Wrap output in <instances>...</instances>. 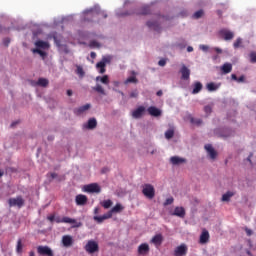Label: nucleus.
Wrapping results in <instances>:
<instances>
[{
    "mask_svg": "<svg viewBox=\"0 0 256 256\" xmlns=\"http://www.w3.org/2000/svg\"><path fill=\"white\" fill-rule=\"evenodd\" d=\"M37 253L38 255H43V256H55L53 254V250H51L49 246H38Z\"/></svg>",
    "mask_w": 256,
    "mask_h": 256,
    "instance_id": "nucleus-4",
    "label": "nucleus"
},
{
    "mask_svg": "<svg viewBox=\"0 0 256 256\" xmlns=\"http://www.w3.org/2000/svg\"><path fill=\"white\" fill-rule=\"evenodd\" d=\"M123 209H125L123 205L118 203L110 211H108V213H110L111 217H113V213H121Z\"/></svg>",
    "mask_w": 256,
    "mask_h": 256,
    "instance_id": "nucleus-26",
    "label": "nucleus"
},
{
    "mask_svg": "<svg viewBox=\"0 0 256 256\" xmlns=\"http://www.w3.org/2000/svg\"><path fill=\"white\" fill-rule=\"evenodd\" d=\"M90 57H91V59H95V57H97V53L91 52Z\"/></svg>",
    "mask_w": 256,
    "mask_h": 256,
    "instance_id": "nucleus-57",
    "label": "nucleus"
},
{
    "mask_svg": "<svg viewBox=\"0 0 256 256\" xmlns=\"http://www.w3.org/2000/svg\"><path fill=\"white\" fill-rule=\"evenodd\" d=\"M131 75L130 77H128L125 81H124V85H129V83H139V80H137V72L136 71H132L131 72Z\"/></svg>",
    "mask_w": 256,
    "mask_h": 256,
    "instance_id": "nucleus-18",
    "label": "nucleus"
},
{
    "mask_svg": "<svg viewBox=\"0 0 256 256\" xmlns=\"http://www.w3.org/2000/svg\"><path fill=\"white\" fill-rule=\"evenodd\" d=\"M32 53H37L38 55H40V57L42 59H45L47 57V52H45V51H43V50H41L39 48L32 49Z\"/></svg>",
    "mask_w": 256,
    "mask_h": 256,
    "instance_id": "nucleus-31",
    "label": "nucleus"
},
{
    "mask_svg": "<svg viewBox=\"0 0 256 256\" xmlns=\"http://www.w3.org/2000/svg\"><path fill=\"white\" fill-rule=\"evenodd\" d=\"M97 127V119L91 118L88 120L86 129H95Z\"/></svg>",
    "mask_w": 256,
    "mask_h": 256,
    "instance_id": "nucleus-28",
    "label": "nucleus"
},
{
    "mask_svg": "<svg viewBox=\"0 0 256 256\" xmlns=\"http://www.w3.org/2000/svg\"><path fill=\"white\" fill-rule=\"evenodd\" d=\"M233 195H235V193L232 191L226 192L225 194L222 195V201H230Z\"/></svg>",
    "mask_w": 256,
    "mask_h": 256,
    "instance_id": "nucleus-34",
    "label": "nucleus"
},
{
    "mask_svg": "<svg viewBox=\"0 0 256 256\" xmlns=\"http://www.w3.org/2000/svg\"><path fill=\"white\" fill-rule=\"evenodd\" d=\"M187 51H188V53H192L193 47H192V46H188V47H187Z\"/></svg>",
    "mask_w": 256,
    "mask_h": 256,
    "instance_id": "nucleus-59",
    "label": "nucleus"
},
{
    "mask_svg": "<svg viewBox=\"0 0 256 256\" xmlns=\"http://www.w3.org/2000/svg\"><path fill=\"white\" fill-rule=\"evenodd\" d=\"M86 253L93 255L94 253H99V243L95 240H89L84 246Z\"/></svg>",
    "mask_w": 256,
    "mask_h": 256,
    "instance_id": "nucleus-1",
    "label": "nucleus"
},
{
    "mask_svg": "<svg viewBox=\"0 0 256 256\" xmlns=\"http://www.w3.org/2000/svg\"><path fill=\"white\" fill-rule=\"evenodd\" d=\"M48 221H50L51 223H53V221H55V215H50L47 217Z\"/></svg>",
    "mask_w": 256,
    "mask_h": 256,
    "instance_id": "nucleus-55",
    "label": "nucleus"
},
{
    "mask_svg": "<svg viewBox=\"0 0 256 256\" xmlns=\"http://www.w3.org/2000/svg\"><path fill=\"white\" fill-rule=\"evenodd\" d=\"M158 65L160 67H165V65H167V61L165 59H161L159 60Z\"/></svg>",
    "mask_w": 256,
    "mask_h": 256,
    "instance_id": "nucleus-52",
    "label": "nucleus"
},
{
    "mask_svg": "<svg viewBox=\"0 0 256 256\" xmlns=\"http://www.w3.org/2000/svg\"><path fill=\"white\" fill-rule=\"evenodd\" d=\"M245 232H246V235H248V237H251L253 235V230L249 228H245Z\"/></svg>",
    "mask_w": 256,
    "mask_h": 256,
    "instance_id": "nucleus-53",
    "label": "nucleus"
},
{
    "mask_svg": "<svg viewBox=\"0 0 256 256\" xmlns=\"http://www.w3.org/2000/svg\"><path fill=\"white\" fill-rule=\"evenodd\" d=\"M175 135V128L174 127H171L170 129H168L166 132H165V137L167 139H173V136Z\"/></svg>",
    "mask_w": 256,
    "mask_h": 256,
    "instance_id": "nucleus-33",
    "label": "nucleus"
},
{
    "mask_svg": "<svg viewBox=\"0 0 256 256\" xmlns=\"http://www.w3.org/2000/svg\"><path fill=\"white\" fill-rule=\"evenodd\" d=\"M186 159L185 158H181L179 156H173L170 158V163H172V165H181V163H186Z\"/></svg>",
    "mask_w": 256,
    "mask_h": 256,
    "instance_id": "nucleus-22",
    "label": "nucleus"
},
{
    "mask_svg": "<svg viewBox=\"0 0 256 256\" xmlns=\"http://www.w3.org/2000/svg\"><path fill=\"white\" fill-rule=\"evenodd\" d=\"M204 11L201 9V10H198L196 11L194 14H193V18L194 19H201V17H203L204 15Z\"/></svg>",
    "mask_w": 256,
    "mask_h": 256,
    "instance_id": "nucleus-43",
    "label": "nucleus"
},
{
    "mask_svg": "<svg viewBox=\"0 0 256 256\" xmlns=\"http://www.w3.org/2000/svg\"><path fill=\"white\" fill-rule=\"evenodd\" d=\"M193 87L192 95H197L203 89V84L201 82H195Z\"/></svg>",
    "mask_w": 256,
    "mask_h": 256,
    "instance_id": "nucleus-27",
    "label": "nucleus"
},
{
    "mask_svg": "<svg viewBox=\"0 0 256 256\" xmlns=\"http://www.w3.org/2000/svg\"><path fill=\"white\" fill-rule=\"evenodd\" d=\"M221 71L222 73H224V75H227L228 73H231V71H233V65L231 63H224L221 67Z\"/></svg>",
    "mask_w": 256,
    "mask_h": 256,
    "instance_id": "nucleus-25",
    "label": "nucleus"
},
{
    "mask_svg": "<svg viewBox=\"0 0 256 256\" xmlns=\"http://www.w3.org/2000/svg\"><path fill=\"white\" fill-rule=\"evenodd\" d=\"M209 231L204 229L200 235V243L204 245L205 243H209Z\"/></svg>",
    "mask_w": 256,
    "mask_h": 256,
    "instance_id": "nucleus-21",
    "label": "nucleus"
},
{
    "mask_svg": "<svg viewBox=\"0 0 256 256\" xmlns=\"http://www.w3.org/2000/svg\"><path fill=\"white\" fill-rule=\"evenodd\" d=\"M245 81V76H240L237 80L238 83H243Z\"/></svg>",
    "mask_w": 256,
    "mask_h": 256,
    "instance_id": "nucleus-56",
    "label": "nucleus"
},
{
    "mask_svg": "<svg viewBox=\"0 0 256 256\" xmlns=\"http://www.w3.org/2000/svg\"><path fill=\"white\" fill-rule=\"evenodd\" d=\"M89 109H91V104H85L83 106H80L79 108H76L74 110V113L76 115H83V113H85V111H89Z\"/></svg>",
    "mask_w": 256,
    "mask_h": 256,
    "instance_id": "nucleus-17",
    "label": "nucleus"
},
{
    "mask_svg": "<svg viewBox=\"0 0 256 256\" xmlns=\"http://www.w3.org/2000/svg\"><path fill=\"white\" fill-rule=\"evenodd\" d=\"M172 215L174 217H180V219H185V208L176 207Z\"/></svg>",
    "mask_w": 256,
    "mask_h": 256,
    "instance_id": "nucleus-14",
    "label": "nucleus"
},
{
    "mask_svg": "<svg viewBox=\"0 0 256 256\" xmlns=\"http://www.w3.org/2000/svg\"><path fill=\"white\" fill-rule=\"evenodd\" d=\"M145 113L144 106H139L136 110L132 112L133 119H141Z\"/></svg>",
    "mask_w": 256,
    "mask_h": 256,
    "instance_id": "nucleus-10",
    "label": "nucleus"
},
{
    "mask_svg": "<svg viewBox=\"0 0 256 256\" xmlns=\"http://www.w3.org/2000/svg\"><path fill=\"white\" fill-rule=\"evenodd\" d=\"M101 205L104 209H110V207L113 206V201H111L110 199L104 200L101 202Z\"/></svg>",
    "mask_w": 256,
    "mask_h": 256,
    "instance_id": "nucleus-35",
    "label": "nucleus"
},
{
    "mask_svg": "<svg viewBox=\"0 0 256 256\" xmlns=\"http://www.w3.org/2000/svg\"><path fill=\"white\" fill-rule=\"evenodd\" d=\"M99 213V208L94 209V214L97 215Z\"/></svg>",
    "mask_w": 256,
    "mask_h": 256,
    "instance_id": "nucleus-63",
    "label": "nucleus"
},
{
    "mask_svg": "<svg viewBox=\"0 0 256 256\" xmlns=\"http://www.w3.org/2000/svg\"><path fill=\"white\" fill-rule=\"evenodd\" d=\"M16 252L23 253V242L21 239H18V241H17Z\"/></svg>",
    "mask_w": 256,
    "mask_h": 256,
    "instance_id": "nucleus-39",
    "label": "nucleus"
},
{
    "mask_svg": "<svg viewBox=\"0 0 256 256\" xmlns=\"http://www.w3.org/2000/svg\"><path fill=\"white\" fill-rule=\"evenodd\" d=\"M147 27H149V29H153L154 31H157L158 33L161 31V26H159V22L157 21H154V22H151V21H148L146 23Z\"/></svg>",
    "mask_w": 256,
    "mask_h": 256,
    "instance_id": "nucleus-24",
    "label": "nucleus"
},
{
    "mask_svg": "<svg viewBox=\"0 0 256 256\" xmlns=\"http://www.w3.org/2000/svg\"><path fill=\"white\" fill-rule=\"evenodd\" d=\"M93 91H96L101 95H105V89H103V86H101L100 84H97L95 87H93Z\"/></svg>",
    "mask_w": 256,
    "mask_h": 256,
    "instance_id": "nucleus-36",
    "label": "nucleus"
},
{
    "mask_svg": "<svg viewBox=\"0 0 256 256\" xmlns=\"http://www.w3.org/2000/svg\"><path fill=\"white\" fill-rule=\"evenodd\" d=\"M131 99H137L139 97V92L137 90H134L130 93Z\"/></svg>",
    "mask_w": 256,
    "mask_h": 256,
    "instance_id": "nucleus-48",
    "label": "nucleus"
},
{
    "mask_svg": "<svg viewBox=\"0 0 256 256\" xmlns=\"http://www.w3.org/2000/svg\"><path fill=\"white\" fill-rule=\"evenodd\" d=\"M142 193L147 199H153L155 197V187L151 184H144Z\"/></svg>",
    "mask_w": 256,
    "mask_h": 256,
    "instance_id": "nucleus-3",
    "label": "nucleus"
},
{
    "mask_svg": "<svg viewBox=\"0 0 256 256\" xmlns=\"http://www.w3.org/2000/svg\"><path fill=\"white\" fill-rule=\"evenodd\" d=\"M250 61L251 63H256V52L250 53Z\"/></svg>",
    "mask_w": 256,
    "mask_h": 256,
    "instance_id": "nucleus-49",
    "label": "nucleus"
},
{
    "mask_svg": "<svg viewBox=\"0 0 256 256\" xmlns=\"http://www.w3.org/2000/svg\"><path fill=\"white\" fill-rule=\"evenodd\" d=\"M205 149L210 157V159H216L217 158V152L213 148L211 144L205 145Z\"/></svg>",
    "mask_w": 256,
    "mask_h": 256,
    "instance_id": "nucleus-15",
    "label": "nucleus"
},
{
    "mask_svg": "<svg viewBox=\"0 0 256 256\" xmlns=\"http://www.w3.org/2000/svg\"><path fill=\"white\" fill-rule=\"evenodd\" d=\"M243 45V39L237 38L236 41L233 43L234 49H239V47H242Z\"/></svg>",
    "mask_w": 256,
    "mask_h": 256,
    "instance_id": "nucleus-41",
    "label": "nucleus"
},
{
    "mask_svg": "<svg viewBox=\"0 0 256 256\" xmlns=\"http://www.w3.org/2000/svg\"><path fill=\"white\" fill-rule=\"evenodd\" d=\"M180 73L182 75L181 79H183V81H189L191 77V70L187 66H185V64L182 65Z\"/></svg>",
    "mask_w": 256,
    "mask_h": 256,
    "instance_id": "nucleus-7",
    "label": "nucleus"
},
{
    "mask_svg": "<svg viewBox=\"0 0 256 256\" xmlns=\"http://www.w3.org/2000/svg\"><path fill=\"white\" fill-rule=\"evenodd\" d=\"M151 13V7L144 6L141 8L140 15H149Z\"/></svg>",
    "mask_w": 256,
    "mask_h": 256,
    "instance_id": "nucleus-37",
    "label": "nucleus"
},
{
    "mask_svg": "<svg viewBox=\"0 0 256 256\" xmlns=\"http://www.w3.org/2000/svg\"><path fill=\"white\" fill-rule=\"evenodd\" d=\"M151 243L155 245V247H161L163 244V235L162 234H156L152 239Z\"/></svg>",
    "mask_w": 256,
    "mask_h": 256,
    "instance_id": "nucleus-12",
    "label": "nucleus"
},
{
    "mask_svg": "<svg viewBox=\"0 0 256 256\" xmlns=\"http://www.w3.org/2000/svg\"><path fill=\"white\" fill-rule=\"evenodd\" d=\"M67 95L68 97H71V95H73V90H67Z\"/></svg>",
    "mask_w": 256,
    "mask_h": 256,
    "instance_id": "nucleus-60",
    "label": "nucleus"
},
{
    "mask_svg": "<svg viewBox=\"0 0 256 256\" xmlns=\"http://www.w3.org/2000/svg\"><path fill=\"white\" fill-rule=\"evenodd\" d=\"M187 245L186 244H181L180 246H177L174 250V255L175 256H185L187 255Z\"/></svg>",
    "mask_w": 256,
    "mask_h": 256,
    "instance_id": "nucleus-8",
    "label": "nucleus"
},
{
    "mask_svg": "<svg viewBox=\"0 0 256 256\" xmlns=\"http://www.w3.org/2000/svg\"><path fill=\"white\" fill-rule=\"evenodd\" d=\"M100 62L107 66V64L111 63V58L109 56H104Z\"/></svg>",
    "mask_w": 256,
    "mask_h": 256,
    "instance_id": "nucleus-46",
    "label": "nucleus"
},
{
    "mask_svg": "<svg viewBox=\"0 0 256 256\" xmlns=\"http://www.w3.org/2000/svg\"><path fill=\"white\" fill-rule=\"evenodd\" d=\"M94 221H97L98 223H103V221H107V219H111V213L107 212L106 214L102 216H94Z\"/></svg>",
    "mask_w": 256,
    "mask_h": 256,
    "instance_id": "nucleus-23",
    "label": "nucleus"
},
{
    "mask_svg": "<svg viewBox=\"0 0 256 256\" xmlns=\"http://www.w3.org/2000/svg\"><path fill=\"white\" fill-rule=\"evenodd\" d=\"M9 43H11V39H9V38H4V40H3V45H4L5 47H9Z\"/></svg>",
    "mask_w": 256,
    "mask_h": 256,
    "instance_id": "nucleus-51",
    "label": "nucleus"
},
{
    "mask_svg": "<svg viewBox=\"0 0 256 256\" xmlns=\"http://www.w3.org/2000/svg\"><path fill=\"white\" fill-rule=\"evenodd\" d=\"M219 35L224 39V41H231L235 37V33L231 30L222 29L219 31Z\"/></svg>",
    "mask_w": 256,
    "mask_h": 256,
    "instance_id": "nucleus-6",
    "label": "nucleus"
},
{
    "mask_svg": "<svg viewBox=\"0 0 256 256\" xmlns=\"http://www.w3.org/2000/svg\"><path fill=\"white\" fill-rule=\"evenodd\" d=\"M105 67H107L106 65H105V62H98L97 64H96V68H98V69H100L99 70V73H101V75H103V73H105V71H107L106 69H105Z\"/></svg>",
    "mask_w": 256,
    "mask_h": 256,
    "instance_id": "nucleus-32",
    "label": "nucleus"
},
{
    "mask_svg": "<svg viewBox=\"0 0 256 256\" xmlns=\"http://www.w3.org/2000/svg\"><path fill=\"white\" fill-rule=\"evenodd\" d=\"M212 111H213V108H211L210 105L204 107V113H206L207 117L208 115H211Z\"/></svg>",
    "mask_w": 256,
    "mask_h": 256,
    "instance_id": "nucleus-45",
    "label": "nucleus"
},
{
    "mask_svg": "<svg viewBox=\"0 0 256 256\" xmlns=\"http://www.w3.org/2000/svg\"><path fill=\"white\" fill-rule=\"evenodd\" d=\"M36 85L39 87H47L49 85V80L47 78H39Z\"/></svg>",
    "mask_w": 256,
    "mask_h": 256,
    "instance_id": "nucleus-29",
    "label": "nucleus"
},
{
    "mask_svg": "<svg viewBox=\"0 0 256 256\" xmlns=\"http://www.w3.org/2000/svg\"><path fill=\"white\" fill-rule=\"evenodd\" d=\"M99 15V12L97 11V8H92V9H90V10H87L86 11V15H91V16H93V15Z\"/></svg>",
    "mask_w": 256,
    "mask_h": 256,
    "instance_id": "nucleus-44",
    "label": "nucleus"
},
{
    "mask_svg": "<svg viewBox=\"0 0 256 256\" xmlns=\"http://www.w3.org/2000/svg\"><path fill=\"white\" fill-rule=\"evenodd\" d=\"M35 47L36 49H49L50 45L49 42L43 41V40H38L35 42Z\"/></svg>",
    "mask_w": 256,
    "mask_h": 256,
    "instance_id": "nucleus-20",
    "label": "nucleus"
},
{
    "mask_svg": "<svg viewBox=\"0 0 256 256\" xmlns=\"http://www.w3.org/2000/svg\"><path fill=\"white\" fill-rule=\"evenodd\" d=\"M231 79H233V81H238L237 75H235V74L231 75Z\"/></svg>",
    "mask_w": 256,
    "mask_h": 256,
    "instance_id": "nucleus-58",
    "label": "nucleus"
},
{
    "mask_svg": "<svg viewBox=\"0 0 256 256\" xmlns=\"http://www.w3.org/2000/svg\"><path fill=\"white\" fill-rule=\"evenodd\" d=\"M147 112L149 113V115H151L152 117H160L161 115V110L155 106H150L147 109Z\"/></svg>",
    "mask_w": 256,
    "mask_h": 256,
    "instance_id": "nucleus-16",
    "label": "nucleus"
},
{
    "mask_svg": "<svg viewBox=\"0 0 256 256\" xmlns=\"http://www.w3.org/2000/svg\"><path fill=\"white\" fill-rule=\"evenodd\" d=\"M206 87L208 91H217V89H219V87L213 82L208 83Z\"/></svg>",
    "mask_w": 256,
    "mask_h": 256,
    "instance_id": "nucleus-42",
    "label": "nucleus"
},
{
    "mask_svg": "<svg viewBox=\"0 0 256 256\" xmlns=\"http://www.w3.org/2000/svg\"><path fill=\"white\" fill-rule=\"evenodd\" d=\"M190 123H192V125H197L199 127V125L203 124V120L199 119V118H190Z\"/></svg>",
    "mask_w": 256,
    "mask_h": 256,
    "instance_id": "nucleus-40",
    "label": "nucleus"
},
{
    "mask_svg": "<svg viewBox=\"0 0 256 256\" xmlns=\"http://www.w3.org/2000/svg\"><path fill=\"white\" fill-rule=\"evenodd\" d=\"M96 81H101L103 85H109V76L108 75L98 76L96 77Z\"/></svg>",
    "mask_w": 256,
    "mask_h": 256,
    "instance_id": "nucleus-30",
    "label": "nucleus"
},
{
    "mask_svg": "<svg viewBox=\"0 0 256 256\" xmlns=\"http://www.w3.org/2000/svg\"><path fill=\"white\" fill-rule=\"evenodd\" d=\"M174 201L175 199H173V197L167 198L164 202V206L167 207V205H173Z\"/></svg>",
    "mask_w": 256,
    "mask_h": 256,
    "instance_id": "nucleus-47",
    "label": "nucleus"
},
{
    "mask_svg": "<svg viewBox=\"0 0 256 256\" xmlns=\"http://www.w3.org/2000/svg\"><path fill=\"white\" fill-rule=\"evenodd\" d=\"M29 256H35V252L34 251H30Z\"/></svg>",
    "mask_w": 256,
    "mask_h": 256,
    "instance_id": "nucleus-64",
    "label": "nucleus"
},
{
    "mask_svg": "<svg viewBox=\"0 0 256 256\" xmlns=\"http://www.w3.org/2000/svg\"><path fill=\"white\" fill-rule=\"evenodd\" d=\"M86 193H101V187L97 183H92L84 186Z\"/></svg>",
    "mask_w": 256,
    "mask_h": 256,
    "instance_id": "nucleus-5",
    "label": "nucleus"
},
{
    "mask_svg": "<svg viewBox=\"0 0 256 256\" xmlns=\"http://www.w3.org/2000/svg\"><path fill=\"white\" fill-rule=\"evenodd\" d=\"M50 175H51L52 179H56V177H57V173H51Z\"/></svg>",
    "mask_w": 256,
    "mask_h": 256,
    "instance_id": "nucleus-62",
    "label": "nucleus"
},
{
    "mask_svg": "<svg viewBox=\"0 0 256 256\" xmlns=\"http://www.w3.org/2000/svg\"><path fill=\"white\" fill-rule=\"evenodd\" d=\"M88 198L83 194H78L75 198L76 205H87Z\"/></svg>",
    "mask_w": 256,
    "mask_h": 256,
    "instance_id": "nucleus-13",
    "label": "nucleus"
},
{
    "mask_svg": "<svg viewBox=\"0 0 256 256\" xmlns=\"http://www.w3.org/2000/svg\"><path fill=\"white\" fill-rule=\"evenodd\" d=\"M54 221L56 223H69L70 225L77 223V220L72 219L70 217H63L62 219L60 217H56L54 218Z\"/></svg>",
    "mask_w": 256,
    "mask_h": 256,
    "instance_id": "nucleus-11",
    "label": "nucleus"
},
{
    "mask_svg": "<svg viewBox=\"0 0 256 256\" xmlns=\"http://www.w3.org/2000/svg\"><path fill=\"white\" fill-rule=\"evenodd\" d=\"M149 251H150V248H149V244L147 243H142L138 246V255H142V256L148 255Z\"/></svg>",
    "mask_w": 256,
    "mask_h": 256,
    "instance_id": "nucleus-9",
    "label": "nucleus"
},
{
    "mask_svg": "<svg viewBox=\"0 0 256 256\" xmlns=\"http://www.w3.org/2000/svg\"><path fill=\"white\" fill-rule=\"evenodd\" d=\"M89 46H90L91 48H93V47H100L99 42H97V41H95V40L91 41L90 44H89Z\"/></svg>",
    "mask_w": 256,
    "mask_h": 256,
    "instance_id": "nucleus-50",
    "label": "nucleus"
},
{
    "mask_svg": "<svg viewBox=\"0 0 256 256\" xmlns=\"http://www.w3.org/2000/svg\"><path fill=\"white\" fill-rule=\"evenodd\" d=\"M216 53H223V50L221 48H215Z\"/></svg>",
    "mask_w": 256,
    "mask_h": 256,
    "instance_id": "nucleus-61",
    "label": "nucleus"
},
{
    "mask_svg": "<svg viewBox=\"0 0 256 256\" xmlns=\"http://www.w3.org/2000/svg\"><path fill=\"white\" fill-rule=\"evenodd\" d=\"M8 205L9 207H18V209H21V207L25 206V199H23V196L21 195L16 196L15 198H9Z\"/></svg>",
    "mask_w": 256,
    "mask_h": 256,
    "instance_id": "nucleus-2",
    "label": "nucleus"
},
{
    "mask_svg": "<svg viewBox=\"0 0 256 256\" xmlns=\"http://www.w3.org/2000/svg\"><path fill=\"white\" fill-rule=\"evenodd\" d=\"M62 243L64 247H71L73 245V237L65 235L62 237Z\"/></svg>",
    "mask_w": 256,
    "mask_h": 256,
    "instance_id": "nucleus-19",
    "label": "nucleus"
},
{
    "mask_svg": "<svg viewBox=\"0 0 256 256\" xmlns=\"http://www.w3.org/2000/svg\"><path fill=\"white\" fill-rule=\"evenodd\" d=\"M200 49L202 51H209V46H207V45H200Z\"/></svg>",
    "mask_w": 256,
    "mask_h": 256,
    "instance_id": "nucleus-54",
    "label": "nucleus"
},
{
    "mask_svg": "<svg viewBox=\"0 0 256 256\" xmlns=\"http://www.w3.org/2000/svg\"><path fill=\"white\" fill-rule=\"evenodd\" d=\"M76 73L80 77V79H83L85 77V71L83 70V67L77 66Z\"/></svg>",
    "mask_w": 256,
    "mask_h": 256,
    "instance_id": "nucleus-38",
    "label": "nucleus"
}]
</instances>
